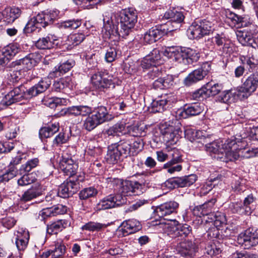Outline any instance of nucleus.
<instances>
[{"label":"nucleus","mask_w":258,"mask_h":258,"mask_svg":"<svg viewBox=\"0 0 258 258\" xmlns=\"http://www.w3.org/2000/svg\"><path fill=\"white\" fill-rule=\"evenodd\" d=\"M137 18V12L133 8L122 10L118 13L105 12L103 15L104 37L107 38L112 35L125 38L133 31Z\"/></svg>","instance_id":"f257e3e1"},{"label":"nucleus","mask_w":258,"mask_h":258,"mask_svg":"<svg viewBox=\"0 0 258 258\" xmlns=\"http://www.w3.org/2000/svg\"><path fill=\"white\" fill-rule=\"evenodd\" d=\"M205 148L210 153L217 155V157H215V158L227 162L229 160L228 159L226 154L228 152H231V150L232 151L236 150L237 148V145L235 139H228L225 141L224 143L221 141H217L206 144Z\"/></svg>","instance_id":"f03ea898"},{"label":"nucleus","mask_w":258,"mask_h":258,"mask_svg":"<svg viewBox=\"0 0 258 258\" xmlns=\"http://www.w3.org/2000/svg\"><path fill=\"white\" fill-rule=\"evenodd\" d=\"M161 222L159 226L163 229L164 233L172 238L181 237V239L186 237L191 232L190 227L187 225H181L178 223L176 220L164 219V221Z\"/></svg>","instance_id":"7ed1b4c3"},{"label":"nucleus","mask_w":258,"mask_h":258,"mask_svg":"<svg viewBox=\"0 0 258 258\" xmlns=\"http://www.w3.org/2000/svg\"><path fill=\"white\" fill-rule=\"evenodd\" d=\"M213 30V24L204 20L199 23H193L187 29V33L190 39H200L209 35Z\"/></svg>","instance_id":"20e7f679"},{"label":"nucleus","mask_w":258,"mask_h":258,"mask_svg":"<svg viewBox=\"0 0 258 258\" xmlns=\"http://www.w3.org/2000/svg\"><path fill=\"white\" fill-rule=\"evenodd\" d=\"M258 86V72L250 75L240 87L237 88V96L240 99L247 98Z\"/></svg>","instance_id":"39448f33"},{"label":"nucleus","mask_w":258,"mask_h":258,"mask_svg":"<svg viewBox=\"0 0 258 258\" xmlns=\"http://www.w3.org/2000/svg\"><path fill=\"white\" fill-rule=\"evenodd\" d=\"M242 142H236L237 148L236 150H231V152H228L226 155L229 161H233L239 158H249L258 155V148L242 147L241 144Z\"/></svg>","instance_id":"423d86ee"},{"label":"nucleus","mask_w":258,"mask_h":258,"mask_svg":"<svg viewBox=\"0 0 258 258\" xmlns=\"http://www.w3.org/2000/svg\"><path fill=\"white\" fill-rule=\"evenodd\" d=\"M27 94V90L23 85L15 88L7 93L1 101V103L9 106L22 100L30 98Z\"/></svg>","instance_id":"0eeeda50"},{"label":"nucleus","mask_w":258,"mask_h":258,"mask_svg":"<svg viewBox=\"0 0 258 258\" xmlns=\"http://www.w3.org/2000/svg\"><path fill=\"white\" fill-rule=\"evenodd\" d=\"M211 65L209 62L204 63L200 68L190 73L184 80L185 85L189 86L202 80L210 72Z\"/></svg>","instance_id":"6e6552de"},{"label":"nucleus","mask_w":258,"mask_h":258,"mask_svg":"<svg viewBox=\"0 0 258 258\" xmlns=\"http://www.w3.org/2000/svg\"><path fill=\"white\" fill-rule=\"evenodd\" d=\"M172 30V29H167L166 25L153 27L144 34V41L146 43L152 44Z\"/></svg>","instance_id":"1a4fd4ad"},{"label":"nucleus","mask_w":258,"mask_h":258,"mask_svg":"<svg viewBox=\"0 0 258 258\" xmlns=\"http://www.w3.org/2000/svg\"><path fill=\"white\" fill-rule=\"evenodd\" d=\"M204 110V105L203 103H195L178 109L176 112V116L180 118H186L189 116L198 115Z\"/></svg>","instance_id":"9d476101"},{"label":"nucleus","mask_w":258,"mask_h":258,"mask_svg":"<svg viewBox=\"0 0 258 258\" xmlns=\"http://www.w3.org/2000/svg\"><path fill=\"white\" fill-rule=\"evenodd\" d=\"M163 63L161 53L159 49H154L149 54L144 57L141 62V66L143 69H147L151 67H156Z\"/></svg>","instance_id":"9b49d317"},{"label":"nucleus","mask_w":258,"mask_h":258,"mask_svg":"<svg viewBox=\"0 0 258 258\" xmlns=\"http://www.w3.org/2000/svg\"><path fill=\"white\" fill-rule=\"evenodd\" d=\"M41 55L38 52L31 53L23 58L16 61V65L24 71L30 70L36 66L40 61Z\"/></svg>","instance_id":"f8f14e48"},{"label":"nucleus","mask_w":258,"mask_h":258,"mask_svg":"<svg viewBox=\"0 0 258 258\" xmlns=\"http://www.w3.org/2000/svg\"><path fill=\"white\" fill-rule=\"evenodd\" d=\"M237 241L239 244L244 245L246 248L248 249L258 244V233L247 229L238 235Z\"/></svg>","instance_id":"ddd939ff"},{"label":"nucleus","mask_w":258,"mask_h":258,"mask_svg":"<svg viewBox=\"0 0 258 258\" xmlns=\"http://www.w3.org/2000/svg\"><path fill=\"white\" fill-rule=\"evenodd\" d=\"M79 188V182L71 179L64 181L59 187L58 195L62 198H67L73 196Z\"/></svg>","instance_id":"4468645a"},{"label":"nucleus","mask_w":258,"mask_h":258,"mask_svg":"<svg viewBox=\"0 0 258 258\" xmlns=\"http://www.w3.org/2000/svg\"><path fill=\"white\" fill-rule=\"evenodd\" d=\"M181 131L178 126L169 125L162 130L163 140L165 142L173 145L176 143L181 136Z\"/></svg>","instance_id":"2eb2a0df"},{"label":"nucleus","mask_w":258,"mask_h":258,"mask_svg":"<svg viewBox=\"0 0 258 258\" xmlns=\"http://www.w3.org/2000/svg\"><path fill=\"white\" fill-rule=\"evenodd\" d=\"M92 112V108L87 105L72 106L61 110V115H74L75 116H85Z\"/></svg>","instance_id":"dca6fc26"},{"label":"nucleus","mask_w":258,"mask_h":258,"mask_svg":"<svg viewBox=\"0 0 258 258\" xmlns=\"http://www.w3.org/2000/svg\"><path fill=\"white\" fill-rule=\"evenodd\" d=\"M60 168L64 173L70 177L75 175L78 169V166L72 157L62 156L59 162Z\"/></svg>","instance_id":"f3484780"},{"label":"nucleus","mask_w":258,"mask_h":258,"mask_svg":"<svg viewBox=\"0 0 258 258\" xmlns=\"http://www.w3.org/2000/svg\"><path fill=\"white\" fill-rule=\"evenodd\" d=\"M113 182L116 183L117 188H118V192L121 194L120 196H117L120 197L119 202L122 204L125 201L123 197L130 196L133 194V181L129 180L121 181L120 179H114Z\"/></svg>","instance_id":"a211bd4d"},{"label":"nucleus","mask_w":258,"mask_h":258,"mask_svg":"<svg viewBox=\"0 0 258 258\" xmlns=\"http://www.w3.org/2000/svg\"><path fill=\"white\" fill-rule=\"evenodd\" d=\"M179 204L175 201H169L163 203L156 207L155 213L160 218H164L173 213H175Z\"/></svg>","instance_id":"6ab92c4d"},{"label":"nucleus","mask_w":258,"mask_h":258,"mask_svg":"<svg viewBox=\"0 0 258 258\" xmlns=\"http://www.w3.org/2000/svg\"><path fill=\"white\" fill-rule=\"evenodd\" d=\"M172 101L171 96L167 94L162 95L153 100L150 106L151 111L154 113L162 112L166 109L168 103Z\"/></svg>","instance_id":"aec40b11"},{"label":"nucleus","mask_w":258,"mask_h":258,"mask_svg":"<svg viewBox=\"0 0 258 258\" xmlns=\"http://www.w3.org/2000/svg\"><path fill=\"white\" fill-rule=\"evenodd\" d=\"M142 228L140 222L134 219L123 221L120 226V231L123 236L134 233Z\"/></svg>","instance_id":"412c9836"},{"label":"nucleus","mask_w":258,"mask_h":258,"mask_svg":"<svg viewBox=\"0 0 258 258\" xmlns=\"http://www.w3.org/2000/svg\"><path fill=\"white\" fill-rule=\"evenodd\" d=\"M51 83L49 78H44L41 80L38 84L35 85L27 90L28 97L32 98L38 94L44 92Z\"/></svg>","instance_id":"4be33fe9"},{"label":"nucleus","mask_w":258,"mask_h":258,"mask_svg":"<svg viewBox=\"0 0 258 258\" xmlns=\"http://www.w3.org/2000/svg\"><path fill=\"white\" fill-rule=\"evenodd\" d=\"M57 37L52 34H49L47 36L39 38L36 42L35 45L40 49H51L58 45Z\"/></svg>","instance_id":"5701e85b"},{"label":"nucleus","mask_w":258,"mask_h":258,"mask_svg":"<svg viewBox=\"0 0 258 258\" xmlns=\"http://www.w3.org/2000/svg\"><path fill=\"white\" fill-rule=\"evenodd\" d=\"M21 14V10L16 7L6 8L2 12L3 19L7 24L13 23L20 17Z\"/></svg>","instance_id":"b1692460"},{"label":"nucleus","mask_w":258,"mask_h":258,"mask_svg":"<svg viewBox=\"0 0 258 258\" xmlns=\"http://www.w3.org/2000/svg\"><path fill=\"white\" fill-rule=\"evenodd\" d=\"M212 41L218 47H221L224 52L227 53L231 50V40L224 34H217L212 37Z\"/></svg>","instance_id":"393cba45"},{"label":"nucleus","mask_w":258,"mask_h":258,"mask_svg":"<svg viewBox=\"0 0 258 258\" xmlns=\"http://www.w3.org/2000/svg\"><path fill=\"white\" fill-rule=\"evenodd\" d=\"M216 202V199L212 198L203 205L195 207L193 210L194 215L199 217L208 215L212 212Z\"/></svg>","instance_id":"a878e982"},{"label":"nucleus","mask_w":258,"mask_h":258,"mask_svg":"<svg viewBox=\"0 0 258 258\" xmlns=\"http://www.w3.org/2000/svg\"><path fill=\"white\" fill-rule=\"evenodd\" d=\"M67 211V207L62 205L58 204L51 208L43 209L40 212L39 215L45 219L49 216H55L59 214H63Z\"/></svg>","instance_id":"bb28decb"},{"label":"nucleus","mask_w":258,"mask_h":258,"mask_svg":"<svg viewBox=\"0 0 258 258\" xmlns=\"http://www.w3.org/2000/svg\"><path fill=\"white\" fill-rule=\"evenodd\" d=\"M166 19H170L169 24H176V27H180V23L183 21L184 17L181 12L175 10H168L164 15Z\"/></svg>","instance_id":"cd10ccee"},{"label":"nucleus","mask_w":258,"mask_h":258,"mask_svg":"<svg viewBox=\"0 0 258 258\" xmlns=\"http://www.w3.org/2000/svg\"><path fill=\"white\" fill-rule=\"evenodd\" d=\"M42 194V189L41 186L37 183L35 184L24 192L21 198V200L24 202H28L36 198Z\"/></svg>","instance_id":"c85d7f7f"},{"label":"nucleus","mask_w":258,"mask_h":258,"mask_svg":"<svg viewBox=\"0 0 258 258\" xmlns=\"http://www.w3.org/2000/svg\"><path fill=\"white\" fill-rule=\"evenodd\" d=\"M181 249L179 252L183 256L194 257L197 252V245L191 241L186 240L180 243Z\"/></svg>","instance_id":"c756f323"},{"label":"nucleus","mask_w":258,"mask_h":258,"mask_svg":"<svg viewBox=\"0 0 258 258\" xmlns=\"http://www.w3.org/2000/svg\"><path fill=\"white\" fill-rule=\"evenodd\" d=\"M227 223V219L225 214L218 212L215 215V220L214 224L215 227L211 228L208 231V235L212 237H216L218 235L217 227H220L223 225H225Z\"/></svg>","instance_id":"7c9ffc66"},{"label":"nucleus","mask_w":258,"mask_h":258,"mask_svg":"<svg viewBox=\"0 0 258 258\" xmlns=\"http://www.w3.org/2000/svg\"><path fill=\"white\" fill-rule=\"evenodd\" d=\"M117 145L116 144H111L108 147V151L106 155V160L109 163L114 164L119 160L121 156Z\"/></svg>","instance_id":"2f4dec72"},{"label":"nucleus","mask_w":258,"mask_h":258,"mask_svg":"<svg viewBox=\"0 0 258 258\" xmlns=\"http://www.w3.org/2000/svg\"><path fill=\"white\" fill-rule=\"evenodd\" d=\"M204 133L201 131H195L191 128H187L185 130V137L191 142H202L206 139V136Z\"/></svg>","instance_id":"473e14b6"},{"label":"nucleus","mask_w":258,"mask_h":258,"mask_svg":"<svg viewBox=\"0 0 258 258\" xmlns=\"http://www.w3.org/2000/svg\"><path fill=\"white\" fill-rule=\"evenodd\" d=\"M75 61L72 59H69L61 63L58 68H55V70L49 74L50 78L60 76L61 74L68 72L74 66Z\"/></svg>","instance_id":"72a5a7b5"},{"label":"nucleus","mask_w":258,"mask_h":258,"mask_svg":"<svg viewBox=\"0 0 258 258\" xmlns=\"http://www.w3.org/2000/svg\"><path fill=\"white\" fill-rule=\"evenodd\" d=\"M119 198L120 197L115 196V197H110L104 199L98 204V210L109 209L114 207L116 205H118L121 204L120 202L117 203V201L119 202V201H120V200L119 199Z\"/></svg>","instance_id":"f704fd0d"},{"label":"nucleus","mask_w":258,"mask_h":258,"mask_svg":"<svg viewBox=\"0 0 258 258\" xmlns=\"http://www.w3.org/2000/svg\"><path fill=\"white\" fill-rule=\"evenodd\" d=\"M68 225V222L65 220H60L47 225V232L49 234H55L62 230Z\"/></svg>","instance_id":"c9c22d12"},{"label":"nucleus","mask_w":258,"mask_h":258,"mask_svg":"<svg viewBox=\"0 0 258 258\" xmlns=\"http://www.w3.org/2000/svg\"><path fill=\"white\" fill-rule=\"evenodd\" d=\"M255 32H252V30H250V32L245 31H237L236 36L238 41L243 45L251 46V43L253 42V37L251 34H254Z\"/></svg>","instance_id":"e433bc0d"},{"label":"nucleus","mask_w":258,"mask_h":258,"mask_svg":"<svg viewBox=\"0 0 258 258\" xmlns=\"http://www.w3.org/2000/svg\"><path fill=\"white\" fill-rule=\"evenodd\" d=\"M237 98L240 99L237 96V90L234 92L229 90L222 92L218 100L221 102L229 104L234 102Z\"/></svg>","instance_id":"4c0bfd02"},{"label":"nucleus","mask_w":258,"mask_h":258,"mask_svg":"<svg viewBox=\"0 0 258 258\" xmlns=\"http://www.w3.org/2000/svg\"><path fill=\"white\" fill-rule=\"evenodd\" d=\"M58 130V123H55L48 126L42 127L39 131V136L41 139L47 138L53 135Z\"/></svg>","instance_id":"58836bf2"},{"label":"nucleus","mask_w":258,"mask_h":258,"mask_svg":"<svg viewBox=\"0 0 258 258\" xmlns=\"http://www.w3.org/2000/svg\"><path fill=\"white\" fill-rule=\"evenodd\" d=\"M37 20L39 22L41 27H45L47 25L53 22L56 19V14L54 15L50 13H42L37 15Z\"/></svg>","instance_id":"ea45409f"},{"label":"nucleus","mask_w":258,"mask_h":258,"mask_svg":"<svg viewBox=\"0 0 258 258\" xmlns=\"http://www.w3.org/2000/svg\"><path fill=\"white\" fill-rule=\"evenodd\" d=\"M177 178V187H184L192 185L197 179L195 174H190Z\"/></svg>","instance_id":"a19ab883"},{"label":"nucleus","mask_w":258,"mask_h":258,"mask_svg":"<svg viewBox=\"0 0 258 258\" xmlns=\"http://www.w3.org/2000/svg\"><path fill=\"white\" fill-rule=\"evenodd\" d=\"M205 89H206V93L208 96H215L217 95L223 89L222 85L213 82L208 83Z\"/></svg>","instance_id":"79ce46f5"},{"label":"nucleus","mask_w":258,"mask_h":258,"mask_svg":"<svg viewBox=\"0 0 258 258\" xmlns=\"http://www.w3.org/2000/svg\"><path fill=\"white\" fill-rule=\"evenodd\" d=\"M103 52H105V59L108 62L113 61L117 56L115 48L110 46L109 44H106L102 49Z\"/></svg>","instance_id":"37998d69"},{"label":"nucleus","mask_w":258,"mask_h":258,"mask_svg":"<svg viewBox=\"0 0 258 258\" xmlns=\"http://www.w3.org/2000/svg\"><path fill=\"white\" fill-rule=\"evenodd\" d=\"M41 27L38 20H37V16L31 18L27 23L23 29V32L25 34L32 33L39 29Z\"/></svg>","instance_id":"c03bdc74"},{"label":"nucleus","mask_w":258,"mask_h":258,"mask_svg":"<svg viewBox=\"0 0 258 258\" xmlns=\"http://www.w3.org/2000/svg\"><path fill=\"white\" fill-rule=\"evenodd\" d=\"M127 133L135 137L141 138L146 134L145 127L143 126L132 125L127 127Z\"/></svg>","instance_id":"a18cd8bd"},{"label":"nucleus","mask_w":258,"mask_h":258,"mask_svg":"<svg viewBox=\"0 0 258 258\" xmlns=\"http://www.w3.org/2000/svg\"><path fill=\"white\" fill-rule=\"evenodd\" d=\"M185 64H191L197 61L200 58V54L196 50L189 48H185Z\"/></svg>","instance_id":"49530a36"},{"label":"nucleus","mask_w":258,"mask_h":258,"mask_svg":"<svg viewBox=\"0 0 258 258\" xmlns=\"http://www.w3.org/2000/svg\"><path fill=\"white\" fill-rule=\"evenodd\" d=\"M112 118V116L108 113L106 107L102 106L98 107V124L110 120Z\"/></svg>","instance_id":"de8ad7c7"},{"label":"nucleus","mask_w":258,"mask_h":258,"mask_svg":"<svg viewBox=\"0 0 258 258\" xmlns=\"http://www.w3.org/2000/svg\"><path fill=\"white\" fill-rule=\"evenodd\" d=\"M115 144L117 145V147L120 153H121V156L126 157L131 153L132 154H134V151H132L131 145L128 142L120 141L118 143Z\"/></svg>","instance_id":"09e8293b"},{"label":"nucleus","mask_w":258,"mask_h":258,"mask_svg":"<svg viewBox=\"0 0 258 258\" xmlns=\"http://www.w3.org/2000/svg\"><path fill=\"white\" fill-rule=\"evenodd\" d=\"M21 50L20 45L17 43L11 44L8 46L4 52H3L1 54H5L6 57H8L9 60L11 57L15 56Z\"/></svg>","instance_id":"8fccbe9b"},{"label":"nucleus","mask_w":258,"mask_h":258,"mask_svg":"<svg viewBox=\"0 0 258 258\" xmlns=\"http://www.w3.org/2000/svg\"><path fill=\"white\" fill-rule=\"evenodd\" d=\"M229 209L233 213L239 214H249L251 212L245 209L241 202L232 203L229 205Z\"/></svg>","instance_id":"3c124183"},{"label":"nucleus","mask_w":258,"mask_h":258,"mask_svg":"<svg viewBox=\"0 0 258 258\" xmlns=\"http://www.w3.org/2000/svg\"><path fill=\"white\" fill-rule=\"evenodd\" d=\"M67 102L64 98H51L45 100L44 104L50 108H55L59 105H65Z\"/></svg>","instance_id":"603ef678"},{"label":"nucleus","mask_w":258,"mask_h":258,"mask_svg":"<svg viewBox=\"0 0 258 258\" xmlns=\"http://www.w3.org/2000/svg\"><path fill=\"white\" fill-rule=\"evenodd\" d=\"M169 162L175 163H180L182 162V158L181 152L179 150L176 148H173L169 151Z\"/></svg>","instance_id":"864d4df0"},{"label":"nucleus","mask_w":258,"mask_h":258,"mask_svg":"<svg viewBox=\"0 0 258 258\" xmlns=\"http://www.w3.org/2000/svg\"><path fill=\"white\" fill-rule=\"evenodd\" d=\"M85 39V35L82 33L71 34L68 36L69 45L76 46L81 43Z\"/></svg>","instance_id":"5fc2aeb1"},{"label":"nucleus","mask_w":258,"mask_h":258,"mask_svg":"<svg viewBox=\"0 0 258 258\" xmlns=\"http://www.w3.org/2000/svg\"><path fill=\"white\" fill-rule=\"evenodd\" d=\"M81 25L79 20H70L61 22L59 27L60 28L76 29Z\"/></svg>","instance_id":"6e6d98bb"},{"label":"nucleus","mask_w":258,"mask_h":258,"mask_svg":"<svg viewBox=\"0 0 258 258\" xmlns=\"http://www.w3.org/2000/svg\"><path fill=\"white\" fill-rule=\"evenodd\" d=\"M163 168L166 169L167 172L170 174H173L176 172H179L181 170L182 167L179 163H175L167 162L164 164Z\"/></svg>","instance_id":"4d7b16f0"},{"label":"nucleus","mask_w":258,"mask_h":258,"mask_svg":"<svg viewBox=\"0 0 258 258\" xmlns=\"http://www.w3.org/2000/svg\"><path fill=\"white\" fill-rule=\"evenodd\" d=\"M66 248L64 244L56 245L54 249L50 250L51 258H61L66 252Z\"/></svg>","instance_id":"13d9d810"},{"label":"nucleus","mask_w":258,"mask_h":258,"mask_svg":"<svg viewBox=\"0 0 258 258\" xmlns=\"http://www.w3.org/2000/svg\"><path fill=\"white\" fill-rule=\"evenodd\" d=\"M14 234L15 240L24 239L25 238L26 240H29V233L25 228L19 227L14 231Z\"/></svg>","instance_id":"bf43d9fd"},{"label":"nucleus","mask_w":258,"mask_h":258,"mask_svg":"<svg viewBox=\"0 0 258 258\" xmlns=\"http://www.w3.org/2000/svg\"><path fill=\"white\" fill-rule=\"evenodd\" d=\"M96 121L97 114L92 115L91 116H89L86 118L84 123V126L87 130L91 131L96 127Z\"/></svg>","instance_id":"052dcab7"},{"label":"nucleus","mask_w":258,"mask_h":258,"mask_svg":"<svg viewBox=\"0 0 258 258\" xmlns=\"http://www.w3.org/2000/svg\"><path fill=\"white\" fill-rule=\"evenodd\" d=\"M39 163L38 158H34L28 160L25 164L21 166V170L25 172H30L33 168L36 167Z\"/></svg>","instance_id":"680f3d73"},{"label":"nucleus","mask_w":258,"mask_h":258,"mask_svg":"<svg viewBox=\"0 0 258 258\" xmlns=\"http://www.w3.org/2000/svg\"><path fill=\"white\" fill-rule=\"evenodd\" d=\"M232 188L237 192H241L245 190V180L239 177L236 179L234 183L232 184Z\"/></svg>","instance_id":"e2e57ef3"},{"label":"nucleus","mask_w":258,"mask_h":258,"mask_svg":"<svg viewBox=\"0 0 258 258\" xmlns=\"http://www.w3.org/2000/svg\"><path fill=\"white\" fill-rule=\"evenodd\" d=\"M36 178L31 174H26L18 180V184L21 186H25L34 182Z\"/></svg>","instance_id":"0e129e2a"},{"label":"nucleus","mask_w":258,"mask_h":258,"mask_svg":"<svg viewBox=\"0 0 258 258\" xmlns=\"http://www.w3.org/2000/svg\"><path fill=\"white\" fill-rule=\"evenodd\" d=\"M96 193L97 191L95 188L90 187L81 190L79 194V197L81 199L85 200L93 196Z\"/></svg>","instance_id":"69168bd1"},{"label":"nucleus","mask_w":258,"mask_h":258,"mask_svg":"<svg viewBox=\"0 0 258 258\" xmlns=\"http://www.w3.org/2000/svg\"><path fill=\"white\" fill-rule=\"evenodd\" d=\"M226 16L227 19L230 20L234 25L241 23L243 21V18L242 17L239 16L230 11L226 12Z\"/></svg>","instance_id":"338daca9"},{"label":"nucleus","mask_w":258,"mask_h":258,"mask_svg":"<svg viewBox=\"0 0 258 258\" xmlns=\"http://www.w3.org/2000/svg\"><path fill=\"white\" fill-rule=\"evenodd\" d=\"M185 47L180 48L178 47L176 50L174 60L180 63L185 64Z\"/></svg>","instance_id":"774afa93"}]
</instances>
